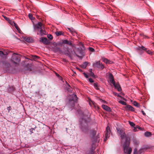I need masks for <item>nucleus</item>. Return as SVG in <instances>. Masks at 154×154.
<instances>
[{"label":"nucleus","instance_id":"nucleus-55","mask_svg":"<svg viewBox=\"0 0 154 154\" xmlns=\"http://www.w3.org/2000/svg\"><path fill=\"white\" fill-rule=\"evenodd\" d=\"M69 88H68V89H67V90L69 91H70L69 90Z\"/></svg>","mask_w":154,"mask_h":154},{"label":"nucleus","instance_id":"nucleus-44","mask_svg":"<svg viewBox=\"0 0 154 154\" xmlns=\"http://www.w3.org/2000/svg\"><path fill=\"white\" fill-rule=\"evenodd\" d=\"M83 74L84 75L85 77L87 78H88V75H87V74H86L85 72H84L83 73Z\"/></svg>","mask_w":154,"mask_h":154},{"label":"nucleus","instance_id":"nucleus-49","mask_svg":"<svg viewBox=\"0 0 154 154\" xmlns=\"http://www.w3.org/2000/svg\"><path fill=\"white\" fill-rule=\"evenodd\" d=\"M77 69L78 70H79L80 72H82V69H79V68H77Z\"/></svg>","mask_w":154,"mask_h":154},{"label":"nucleus","instance_id":"nucleus-21","mask_svg":"<svg viewBox=\"0 0 154 154\" xmlns=\"http://www.w3.org/2000/svg\"><path fill=\"white\" fill-rule=\"evenodd\" d=\"M69 31H70L72 33L75 32V30L73 28H67Z\"/></svg>","mask_w":154,"mask_h":154},{"label":"nucleus","instance_id":"nucleus-4","mask_svg":"<svg viewBox=\"0 0 154 154\" xmlns=\"http://www.w3.org/2000/svg\"><path fill=\"white\" fill-rule=\"evenodd\" d=\"M93 66L95 68H97L100 70H102L104 67V65L100 61L95 62L93 64Z\"/></svg>","mask_w":154,"mask_h":154},{"label":"nucleus","instance_id":"nucleus-5","mask_svg":"<svg viewBox=\"0 0 154 154\" xmlns=\"http://www.w3.org/2000/svg\"><path fill=\"white\" fill-rule=\"evenodd\" d=\"M69 101L70 102H73V103H77L78 98L76 94H73L72 95L69 96Z\"/></svg>","mask_w":154,"mask_h":154},{"label":"nucleus","instance_id":"nucleus-25","mask_svg":"<svg viewBox=\"0 0 154 154\" xmlns=\"http://www.w3.org/2000/svg\"><path fill=\"white\" fill-rule=\"evenodd\" d=\"M28 16L29 18L31 20H33L35 18L34 17H33L32 15L31 14H29Z\"/></svg>","mask_w":154,"mask_h":154},{"label":"nucleus","instance_id":"nucleus-48","mask_svg":"<svg viewBox=\"0 0 154 154\" xmlns=\"http://www.w3.org/2000/svg\"><path fill=\"white\" fill-rule=\"evenodd\" d=\"M142 150H143V149H140L139 151H138V152H140V153H141L142 152Z\"/></svg>","mask_w":154,"mask_h":154},{"label":"nucleus","instance_id":"nucleus-41","mask_svg":"<svg viewBox=\"0 0 154 154\" xmlns=\"http://www.w3.org/2000/svg\"><path fill=\"white\" fill-rule=\"evenodd\" d=\"M89 81L91 83H93L94 82V81L91 78H89L88 79Z\"/></svg>","mask_w":154,"mask_h":154},{"label":"nucleus","instance_id":"nucleus-17","mask_svg":"<svg viewBox=\"0 0 154 154\" xmlns=\"http://www.w3.org/2000/svg\"><path fill=\"white\" fill-rule=\"evenodd\" d=\"M103 61L106 64H110L112 63V62L108 60L106 58H104L103 59Z\"/></svg>","mask_w":154,"mask_h":154},{"label":"nucleus","instance_id":"nucleus-20","mask_svg":"<svg viewBox=\"0 0 154 154\" xmlns=\"http://www.w3.org/2000/svg\"><path fill=\"white\" fill-rule=\"evenodd\" d=\"M133 104L134 105V106H136L138 107H139L140 106V105L139 104L137 103L136 101H134L133 103Z\"/></svg>","mask_w":154,"mask_h":154},{"label":"nucleus","instance_id":"nucleus-13","mask_svg":"<svg viewBox=\"0 0 154 154\" xmlns=\"http://www.w3.org/2000/svg\"><path fill=\"white\" fill-rule=\"evenodd\" d=\"M62 43L64 44H67L69 45L72 46L73 45L70 41H69L67 40H63L62 42Z\"/></svg>","mask_w":154,"mask_h":154},{"label":"nucleus","instance_id":"nucleus-9","mask_svg":"<svg viewBox=\"0 0 154 154\" xmlns=\"http://www.w3.org/2000/svg\"><path fill=\"white\" fill-rule=\"evenodd\" d=\"M110 132V130H109V126H108L106 128V133L105 134V138L104 139V141H106L107 139V138L109 137H108V134H109Z\"/></svg>","mask_w":154,"mask_h":154},{"label":"nucleus","instance_id":"nucleus-15","mask_svg":"<svg viewBox=\"0 0 154 154\" xmlns=\"http://www.w3.org/2000/svg\"><path fill=\"white\" fill-rule=\"evenodd\" d=\"M102 107L106 111L109 112L111 111L110 108L106 105H102Z\"/></svg>","mask_w":154,"mask_h":154},{"label":"nucleus","instance_id":"nucleus-36","mask_svg":"<svg viewBox=\"0 0 154 154\" xmlns=\"http://www.w3.org/2000/svg\"><path fill=\"white\" fill-rule=\"evenodd\" d=\"M89 49L90 51L91 52H94V49L91 47H89Z\"/></svg>","mask_w":154,"mask_h":154},{"label":"nucleus","instance_id":"nucleus-31","mask_svg":"<svg viewBox=\"0 0 154 154\" xmlns=\"http://www.w3.org/2000/svg\"><path fill=\"white\" fill-rule=\"evenodd\" d=\"M113 94H114L115 95L117 96V97H119L122 98V97L119 94H117L115 92H113Z\"/></svg>","mask_w":154,"mask_h":154},{"label":"nucleus","instance_id":"nucleus-47","mask_svg":"<svg viewBox=\"0 0 154 154\" xmlns=\"http://www.w3.org/2000/svg\"><path fill=\"white\" fill-rule=\"evenodd\" d=\"M26 70H28V71H32V68H29V69H28Z\"/></svg>","mask_w":154,"mask_h":154},{"label":"nucleus","instance_id":"nucleus-8","mask_svg":"<svg viewBox=\"0 0 154 154\" xmlns=\"http://www.w3.org/2000/svg\"><path fill=\"white\" fill-rule=\"evenodd\" d=\"M40 41L45 45H48L50 43L49 41L47 38L45 37L40 38Z\"/></svg>","mask_w":154,"mask_h":154},{"label":"nucleus","instance_id":"nucleus-40","mask_svg":"<svg viewBox=\"0 0 154 154\" xmlns=\"http://www.w3.org/2000/svg\"><path fill=\"white\" fill-rule=\"evenodd\" d=\"M4 55L3 52L1 51H0V56L2 57Z\"/></svg>","mask_w":154,"mask_h":154},{"label":"nucleus","instance_id":"nucleus-54","mask_svg":"<svg viewBox=\"0 0 154 154\" xmlns=\"http://www.w3.org/2000/svg\"><path fill=\"white\" fill-rule=\"evenodd\" d=\"M35 57L36 58H38V57L37 56H35Z\"/></svg>","mask_w":154,"mask_h":154},{"label":"nucleus","instance_id":"nucleus-18","mask_svg":"<svg viewBox=\"0 0 154 154\" xmlns=\"http://www.w3.org/2000/svg\"><path fill=\"white\" fill-rule=\"evenodd\" d=\"M88 64V62H85L82 65V67L83 68H85Z\"/></svg>","mask_w":154,"mask_h":154},{"label":"nucleus","instance_id":"nucleus-27","mask_svg":"<svg viewBox=\"0 0 154 154\" xmlns=\"http://www.w3.org/2000/svg\"><path fill=\"white\" fill-rule=\"evenodd\" d=\"M129 122V124H130V125L131 126H132V127H134L135 126V124L133 122H130V121H129L128 122Z\"/></svg>","mask_w":154,"mask_h":154},{"label":"nucleus","instance_id":"nucleus-51","mask_svg":"<svg viewBox=\"0 0 154 154\" xmlns=\"http://www.w3.org/2000/svg\"><path fill=\"white\" fill-rule=\"evenodd\" d=\"M89 72H90V73H91V72H92V69H90Z\"/></svg>","mask_w":154,"mask_h":154},{"label":"nucleus","instance_id":"nucleus-1","mask_svg":"<svg viewBox=\"0 0 154 154\" xmlns=\"http://www.w3.org/2000/svg\"><path fill=\"white\" fill-rule=\"evenodd\" d=\"M118 133L120 136L121 139H125V141L123 145L124 152V153L127 154H131L132 149L131 147H129L130 143V138L126 136L125 131L123 130L118 128H116Z\"/></svg>","mask_w":154,"mask_h":154},{"label":"nucleus","instance_id":"nucleus-56","mask_svg":"<svg viewBox=\"0 0 154 154\" xmlns=\"http://www.w3.org/2000/svg\"><path fill=\"white\" fill-rule=\"evenodd\" d=\"M76 55L78 57H79V56L76 54Z\"/></svg>","mask_w":154,"mask_h":154},{"label":"nucleus","instance_id":"nucleus-14","mask_svg":"<svg viewBox=\"0 0 154 154\" xmlns=\"http://www.w3.org/2000/svg\"><path fill=\"white\" fill-rule=\"evenodd\" d=\"M117 89L118 91H121L122 89L121 87L119 85V84H116L115 82V84H112Z\"/></svg>","mask_w":154,"mask_h":154},{"label":"nucleus","instance_id":"nucleus-12","mask_svg":"<svg viewBox=\"0 0 154 154\" xmlns=\"http://www.w3.org/2000/svg\"><path fill=\"white\" fill-rule=\"evenodd\" d=\"M37 34H39L41 36L44 35L46 34V32L44 29H43L42 28H41L40 29V30L39 31V32L37 33Z\"/></svg>","mask_w":154,"mask_h":154},{"label":"nucleus","instance_id":"nucleus-46","mask_svg":"<svg viewBox=\"0 0 154 154\" xmlns=\"http://www.w3.org/2000/svg\"><path fill=\"white\" fill-rule=\"evenodd\" d=\"M133 131L135 132H136L137 131V129H136V127H134V129H133Z\"/></svg>","mask_w":154,"mask_h":154},{"label":"nucleus","instance_id":"nucleus-16","mask_svg":"<svg viewBox=\"0 0 154 154\" xmlns=\"http://www.w3.org/2000/svg\"><path fill=\"white\" fill-rule=\"evenodd\" d=\"M42 24L41 22H38V24L35 25V28L37 29H41V28H42Z\"/></svg>","mask_w":154,"mask_h":154},{"label":"nucleus","instance_id":"nucleus-3","mask_svg":"<svg viewBox=\"0 0 154 154\" xmlns=\"http://www.w3.org/2000/svg\"><path fill=\"white\" fill-rule=\"evenodd\" d=\"M11 60L12 62L15 64L19 63L20 60L19 56L15 53L13 54Z\"/></svg>","mask_w":154,"mask_h":154},{"label":"nucleus","instance_id":"nucleus-23","mask_svg":"<svg viewBox=\"0 0 154 154\" xmlns=\"http://www.w3.org/2000/svg\"><path fill=\"white\" fill-rule=\"evenodd\" d=\"M151 134L150 132H146L145 133V135L146 137H148L151 136Z\"/></svg>","mask_w":154,"mask_h":154},{"label":"nucleus","instance_id":"nucleus-38","mask_svg":"<svg viewBox=\"0 0 154 154\" xmlns=\"http://www.w3.org/2000/svg\"><path fill=\"white\" fill-rule=\"evenodd\" d=\"M140 48L143 50H146V48L143 46H142L140 47Z\"/></svg>","mask_w":154,"mask_h":154},{"label":"nucleus","instance_id":"nucleus-37","mask_svg":"<svg viewBox=\"0 0 154 154\" xmlns=\"http://www.w3.org/2000/svg\"><path fill=\"white\" fill-rule=\"evenodd\" d=\"M146 52L147 53V54H149L152 55V51L149 50L147 51Z\"/></svg>","mask_w":154,"mask_h":154},{"label":"nucleus","instance_id":"nucleus-45","mask_svg":"<svg viewBox=\"0 0 154 154\" xmlns=\"http://www.w3.org/2000/svg\"><path fill=\"white\" fill-rule=\"evenodd\" d=\"M34 130V128H31L30 129V130L31 133H33L32 131Z\"/></svg>","mask_w":154,"mask_h":154},{"label":"nucleus","instance_id":"nucleus-22","mask_svg":"<svg viewBox=\"0 0 154 154\" xmlns=\"http://www.w3.org/2000/svg\"><path fill=\"white\" fill-rule=\"evenodd\" d=\"M25 40L28 42H31L32 39L30 37H27L26 38H25Z\"/></svg>","mask_w":154,"mask_h":154},{"label":"nucleus","instance_id":"nucleus-53","mask_svg":"<svg viewBox=\"0 0 154 154\" xmlns=\"http://www.w3.org/2000/svg\"><path fill=\"white\" fill-rule=\"evenodd\" d=\"M137 154H141V153H140V152H138H138L137 151Z\"/></svg>","mask_w":154,"mask_h":154},{"label":"nucleus","instance_id":"nucleus-19","mask_svg":"<svg viewBox=\"0 0 154 154\" xmlns=\"http://www.w3.org/2000/svg\"><path fill=\"white\" fill-rule=\"evenodd\" d=\"M55 33H56V35L57 36H59V35H60L63 34V32L62 31H60L56 32H55Z\"/></svg>","mask_w":154,"mask_h":154},{"label":"nucleus","instance_id":"nucleus-35","mask_svg":"<svg viewBox=\"0 0 154 154\" xmlns=\"http://www.w3.org/2000/svg\"><path fill=\"white\" fill-rule=\"evenodd\" d=\"M65 54L66 55H68L69 56V57H71V56H70V53L69 52H68L67 53H65Z\"/></svg>","mask_w":154,"mask_h":154},{"label":"nucleus","instance_id":"nucleus-10","mask_svg":"<svg viewBox=\"0 0 154 154\" xmlns=\"http://www.w3.org/2000/svg\"><path fill=\"white\" fill-rule=\"evenodd\" d=\"M109 79L110 81V82L112 84H115V82L113 75L111 73H109Z\"/></svg>","mask_w":154,"mask_h":154},{"label":"nucleus","instance_id":"nucleus-52","mask_svg":"<svg viewBox=\"0 0 154 154\" xmlns=\"http://www.w3.org/2000/svg\"><path fill=\"white\" fill-rule=\"evenodd\" d=\"M94 153V151H92V154H93Z\"/></svg>","mask_w":154,"mask_h":154},{"label":"nucleus","instance_id":"nucleus-28","mask_svg":"<svg viewBox=\"0 0 154 154\" xmlns=\"http://www.w3.org/2000/svg\"><path fill=\"white\" fill-rule=\"evenodd\" d=\"M47 37L48 38L50 39V40H51L53 39V36L51 34H48L47 35Z\"/></svg>","mask_w":154,"mask_h":154},{"label":"nucleus","instance_id":"nucleus-30","mask_svg":"<svg viewBox=\"0 0 154 154\" xmlns=\"http://www.w3.org/2000/svg\"><path fill=\"white\" fill-rule=\"evenodd\" d=\"M14 26L16 29H17L18 31H20V29L19 28L17 24L15 23L14 24Z\"/></svg>","mask_w":154,"mask_h":154},{"label":"nucleus","instance_id":"nucleus-39","mask_svg":"<svg viewBox=\"0 0 154 154\" xmlns=\"http://www.w3.org/2000/svg\"><path fill=\"white\" fill-rule=\"evenodd\" d=\"M3 17H4L5 19L6 20H7L8 21L10 20V19L9 18L5 16H3Z\"/></svg>","mask_w":154,"mask_h":154},{"label":"nucleus","instance_id":"nucleus-50","mask_svg":"<svg viewBox=\"0 0 154 154\" xmlns=\"http://www.w3.org/2000/svg\"><path fill=\"white\" fill-rule=\"evenodd\" d=\"M136 127V129H140V127L138 126H136V127Z\"/></svg>","mask_w":154,"mask_h":154},{"label":"nucleus","instance_id":"nucleus-43","mask_svg":"<svg viewBox=\"0 0 154 154\" xmlns=\"http://www.w3.org/2000/svg\"><path fill=\"white\" fill-rule=\"evenodd\" d=\"M141 112L143 115L144 116L146 115V113H145V112L143 110H141Z\"/></svg>","mask_w":154,"mask_h":154},{"label":"nucleus","instance_id":"nucleus-32","mask_svg":"<svg viewBox=\"0 0 154 154\" xmlns=\"http://www.w3.org/2000/svg\"><path fill=\"white\" fill-rule=\"evenodd\" d=\"M100 102L103 103H106V104L107 103V102L106 101L103 100L102 99H100Z\"/></svg>","mask_w":154,"mask_h":154},{"label":"nucleus","instance_id":"nucleus-33","mask_svg":"<svg viewBox=\"0 0 154 154\" xmlns=\"http://www.w3.org/2000/svg\"><path fill=\"white\" fill-rule=\"evenodd\" d=\"M137 148H135L134 150L133 154H137Z\"/></svg>","mask_w":154,"mask_h":154},{"label":"nucleus","instance_id":"nucleus-24","mask_svg":"<svg viewBox=\"0 0 154 154\" xmlns=\"http://www.w3.org/2000/svg\"><path fill=\"white\" fill-rule=\"evenodd\" d=\"M119 103L122 104V105H126V103L123 101H122V100H120V101H118Z\"/></svg>","mask_w":154,"mask_h":154},{"label":"nucleus","instance_id":"nucleus-11","mask_svg":"<svg viewBox=\"0 0 154 154\" xmlns=\"http://www.w3.org/2000/svg\"><path fill=\"white\" fill-rule=\"evenodd\" d=\"M125 108L127 110L130 111H134V108L131 106L130 105H127L125 107Z\"/></svg>","mask_w":154,"mask_h":154},{"label":"nucleus","instance_id":"nucleus-26","mask_svg":"<svg viewBox=\"0 0 154 154\" xmlns=\"http://www.w3.org/2000/svg\"><path fill=\"white\" fill-rule=\"evenodd\" d=\"M94 86V88L97 90H98L99 88H98V84L97 83H94L93 84Z\"/></svg>","mask_w":154,"mask_h":154},{"label":"nucleus","instance_id":"nucleus-2","mask_svg":"<svg viewBox=\"0 0 154 154\" xmlns=\"http://www.w3.org/2000/svg\"><path fill=\"white\" fill-rule=\"evenodd\" d=\"M89 120V118L86 115H83L80 120L81 125V129L83 132L86 134H88L89 131L88 123Z\"/></svg>","mask_w":154,"mask_h":154},{"label":"nucleus","instance_id":"nucleus-57","mask_svg":"<svg viewBox=\"0 0 154 154\" xmlns=\"http://www.w3.org/2000/svg\"><path fill=\"white\" fill-rule=\"evenodd\" d=\"M68 86H69V88H70V86L69 85V84H68Z\"/></svg>","mask_w":154,"mask_h":154},{"label":"nucleus","instance_id":"nucleus-34","mask_svg":"<svg viewBox=\"0 0 154 154\" xmlns=\"http://www.w3.org/2000/svg\"><path fill=\"white\" fill-rule=\"evenodd\" d=\"M90 75L93 77H95V75L93 72H91V73H90Z\"/></svg>","mask_w":154,"mask_h":154},{"label":"nucleus","instance_id":"nucleus-42","mask_svg":"<svg viewBox=\"0 0 154 154\" xmlns=\"http://www.w3.org/2000/svg\"><path fill=\"white\" fill-rule=\"evenodd\" d=\"M11 109V107L10 106H9V107H8L7 108V109L9 111Z\"/></svg>","mask_w":154,"mask_h":154},{"label":"nucleus","instance_id":"nucleus-29","mask_svg":"<svg viewBox=\"0 0 154 154\" xmlns=\"http://www.w3.org/2000/svg\"><path fill=\"white\" fill-rule=\"evenodd\" d=\"M8 22L12 25L15 24V23L12 20L10 19L8 21Z\"/></svg>","mask_w":154,"mask_h":154},{"label":"nucleus","instance_id":"nucleus-6","mask_svg":"<svg viewBox=\"0 0 154 154\" xmlns=\"http://www.w3.org/2000/svg\"><path fill=\"white\" fill-rule=\"evenodd\" d=\"M53 45L54 46H55L53 48V51L54 52H58L60 54H62L63 53V52L60 49V48L56 47L58 45V44L54 42V43Z\"/></svg>","mask_w":154,"mask_h":154},{"label":"nucleus","instance_id":"nucleus-7","mask_svg":"<svg viewBox=\"0 0 154 154\" xmlns=\"http://www.w3.org/2000/svg\"><path fill=\"white\" fill-rule=\"evenodd\" d=\"M91 135H92L91 138L94 139V140H93V142H94V141L96 142L97 141L98 138H99V137H98V136L95 137V136L96 134V131L94 130H91L90 131Z\"/></svg>","mask_w":154,"mask_h":154}]
</instances>
